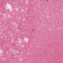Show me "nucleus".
I'll use <instances>...</instances> for the list:
<instances>
[{"label": "nucleus", "instance_id": "f257e3e1", "mask_svg": "<svg viewBox=\"0 0 63 63\" xmlns=\"http://www.w3.org/2000/svg\"><path fill=\"white\" fill-rule=\"evenodd\" d=\"M47 1H48V0H47Z\"/></svg>", "mask_w": 63, "mask_h": 63}]
</instances>
